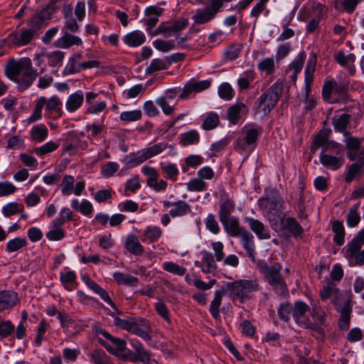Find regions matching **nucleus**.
Segmentation results:
<instances>
[{
    "label": "nucleus",
    "instance_id": "nucleus-1",
    "mask_svg": "<svg viewBox=\"0 0 364 364\" xmlns=\"http://www.w3.org/2000/svg\"><path fill=\"white\" fill-rule=\"evenodd\" d=\"M5 75L18 84V89L23 91L28 89L37 77V71L33 68L31 60L23 58L18 60H10L4 68Z\"/></svg>",
    "mask_w": 364,
    "mask_h": 364
},
{
    "label": "nucleus",
    "instance_id": "nucleus-2",
    "mask_svg": "<svg viewBox=\"0 0 364 364\" xmlns=\"http://www.w3.org/2000/svg\"><path fill=\"white\" fill-rule=\"evenodd\" d=\"M258 269L264 274L268 284L280 296H287L289 294L285 279L281 274L282 265L274 262L269 266L264 260H259L256 264Z\"/></svg>",
    "mask_w": 364,
    "mask_h": 364
},
{
    "label": "nucleus",
    "instance_id": "nucleus-3",
    "mask_svg": "<svg viewBox=\"0 0 364 364\" xmlns=\"http://www.w3.org/2000/svg\"><path fill=\"white\" fill-rule=\"evenodd\" d=\"M284 90L283 82L277 81L267 89L255 102L257 112L267 115L277 105Z\"/></svg>",
    "mask_w": 364,
    "mask_h": 364
},
{
    "label": "nucleus",
    "instance_id": "nucleus-4",
    "mask_svg": "<svg viewBox=\"0 0 364 364\" xmlns=\"http://www.w3.org/2000/svg\"><path fill=\"white\" fill-rule=\"evenodd\" d=\"M227 290L232 299H240L243 301L250 298V294L258 290V285L250 280H239L226 284Z\"/></svg>",
    "mask_w": 364,
    "mask_h": 364
},
{
    "label": "nucleus",
    "instance_id": "nucleus-5",
    "mask_svg": "<svg viewBox=\"0 0 364 364\" xmlns=\"http://www.w3.org/2000/svg\"><path fill=\"white\" fill-rule=\"evenodd\" d=\"M38 36L29 28H21L8 36V41L14 46L22 47L31 44Z\"/></svg>",
    "mask_w": 364,
    "mask_h": 364
},
{
    "label": "nucleus",
    "instance_id": "nucleus-6",
    "mask_svg": "<svg viewBox=\"0 0 364 364\" xmlns=\"http://www.w3.org/2000/svg\"><path fill=\"white\" fill-rule=\"evenodd\" d=\"M166 144L159 143L138 152L139 155L137 156H126V159L127 160L128 164L138 165L143 163L146 160L161 153L164 150L166 149Z\"/></svg>",
    "mask_w": 364,
    "mask_h": 364
},
{
    "label": "nucleus",
    "instance_id": "nucleus-7",
    "mask_svg": "<svg viewBox=\"0 0 364 364\" xmlns=\"http://www.w3.org/2000/svg\"><path fill=\"white\" fill-rule=\"evenodd\" d=\"M262 134L260 127H245L242 136L235 141L236 146L242 150L247 149L248 146H255L258 136Z\"/></svg>",
    "mask_w": 364,
    "mask_h": 364
},
{
    "label": "nucleus",
    "instance_id": "nucleus-8",
    "mask_svg": "<svg viewBox=\"0 0 364 364\" xmlns=\"http://www.w3.org/2000/svg\"><path fill=\"white\" fill-rule=\"evenodd\" d=\"M309 310V306L303 301H296L292 309V316L295 321L305 328L310 324L309 319L306 316V312Z\"/></svg>",
    "mask_w": 364,
    "mask_h": 364
},
{
    "label": "nucleus",
    "instance_id": "nucleus-9",
    "mask_svg": "<svg viewBox=\"0 0 364 364\" xmlns=\"http://www.w3.org/2000/svg\"><path fill=\"white\" fill-rule=\"evenodd\" d=\"M131 323L132 324H130L129 329V332L137 335L146 341L150 339L149 335L150 325L146 320L141 318H133Z\"/></svg>",
    "mask_w": 364,
    "mask_h": 364
},
{
    "label": "nucleus",
    "instance_id": "nucleus-10",
    "mask_svg": "<svg viewBox=\"0 0 364 364\" xmlns=\"http://www.w3.org/2000/svg\"><path fill=\"white\" fill-rule=\"evenodd\" d=\"M218 11L217 9L213 7L210 1V4L204 9L196 10L193 19L196 24H203L213 19Z\"/></svg>",
    "mask_w": 364,
    "mask_h": 364
},
{
    "label": "nucleus",
    "instance_id": "nucleus-11",
    "mask_svg": "<svg viewBox=\"0 0 364 364\" xmlns=\"http://www.w3.org/2000/svg\"><path fill=\"white\" fill-rule=\"evenodd\" d=\"M248 112V108L243 102H237L228 109V118L232 124H237L241 117Z\"/></svg>",
    "mask_w": 364,
    "mask_h": 364
},
{
    "label": "nucleus",
    "instance_id": "nucleus-12",
    "mask_svg": "<svg viewBox=\"0 0 364 364\" xmlns=\"http://www.w3.org/2000/svg\"><path fill=\"white\" fill-rule=\"evenodd\" d=\"M246 221L248 223L251 230L253 231L259 239L265 240L270 238L269 232L261 221L252 218H246Z\"/></svg>",
    "mask_w": 364,
    "mask_h": 364
},
{
    "label": "nucleus",
    "instance_id": "nucleus-13",
    "mask_svg": "<svg viewBox=\"0 0 364 364\" xmlns=\"http://www.w3.org/2000/svg\"><path fill=\"white\" fill-rule=\"evenodd\" d=\"M241 238L244 249L246 250L249 257L253 261H255V245L253 241V235L247 230L242 231L239 235Z\"/></svg>",
    "mask_w": 364,
    "mask_h": 364
},
{
    "label": "nucleus",
    "instance_id": "nucleus-14",
    "mask_svg": "<svg viewBox=\"0 0 364 364\" xmlns=\"http://www.w3.org/2000/svg\"><path fill=\"white\" fill-rule=\"evenodd\" d=\"M123 41L129 46L137 47L145 42L146 36L141 31H134L125 35Z\"/></svg>",
    "mask_w": 364,
    "mask_h": 364
},
{
    "label": "nucleus",
    "instance_id": "nucleus-15",
    "mask_svg": "<svg viewBox=\"0 0 364 364\" xmlns=\"http://www.w3.org/2000/svg\"><path fill=\"white\" fill-rule=\"evenodd\" d=\"M224 226L226 232L234 237H239V235L246 229L240 227L238 219L232 217L225 220L224 223H221Z\"/></svg>",
    "mask_w": 364,
    "mask_h": 364
},
{
    "label": "nucleus",
    "instance_id": "nucleus-16",
    "mask_svg": "<svg viewBox=\"0 0 364 364\" xmlns=\"http://www.w3.org/2000/svg\"><path fill=\"white\" fill-rule=\"evenodd\" d=\"M331 130L327 128L321 129L316 135L311 146V152L314 153L318 147H323L329 140Z\"/></svg>",
    "mask_w": 364,
    "mask_h": 364
},
{
    "label": "nucleus",
    "instance_id": "nucleus-17",
    "mask_svg": "<svg viewBox=\"0 0 364 364\" xmlns=\"http://www.w3.org/2000/svg\"><path fill=\"white\" fill-rule=\"evenodd\" d=\"M125 247L134 255H141L144 251L143 246L140 244L137 236L129 235L125 241Z\"/></svg>",
    "mask_w": 364,
    "mask_h": 364
},
{
    "label": "nucleus",
    "instance_id": "nucleus-18",
    "mask_svg": "<svg viewBox=\"0 0 364 364\" xmlns=\"http://www.w3.org/2000/svg\"><path fill=\"white\" fill-rule=\"evenodd\" d=\"M17 294L14 291H0V311L12 307L17 301Z\"/></svg>",
    "mask_w": 364,
    "mask_h": 364
},
{
    "label": "nucleus",
    "instance_id": "nucleus-19",
    "mask_svg": "<svg viewBox=\"0 0 364 364\" xmlns=\"http://www.w3.org/2000/svg\"><path fill=\"white\" fill-rule=\"evenodd\" d=\"M82 59L80 53H75L68 60V65L63 71V75H72L80 72L82 68L79 61Z\"/></svg>",
    "mask_w": 364,
    "mask_h": 364
},
{
    "label": "nucleus",
    "instance_id": "nucleus-20",
    "mask_svg": "<svg viewBox=\"0 0 364 364\" xmlns=\"http://www.w3.org/2000/svg\"><path fill=\"white\" fill-rule=\"evenodd\" d=\"M351 311L350 301H347L341 310V316L338 321V326L341 330L346 331L349 328Z\"/></svg>",
    "mask_w": 364,
    "mask_h": 364
},
{
    "label": "nucleus",
    "instance_id": "nucleus-21",
    "mask_svg": "<svg viewBox=\"0 0 364 364\" xmlns=\"http://www.w3.org/2000/svg\"><path fill=\"white\" fill-rule=\"evenodd\" d=\"M284 228L295 238L302 237L304 232V228L294 218H287L286 219Z\"/></svg>",
    "mask_w": 364,
    "mask_h": 364
},
{
    "label": "nucleus",
    "instance_id": "nucleus-22",
    "mask_svg": "<svg viewBox=\"0 0 364 364\" xmlns=\"http://www.w3.org/2000/svg\"><path fill=\"white\" fill-rule=\"evenodd\" d=\"M82 43V41L79 37L65 33L64 36L55 42V46L62 48H68L73 45L80 46Z\"/></svg>",
    "mask_w": 364,
    "mask_h": 364
},
{
    "label": "nucleus",
    "instance_id": "nucleus-23",
    "mask_svg": "<svg viewBox=\"0 0 364 364\" xmlns=\"http://www.w3.org/2000/svg\"><path fill=\"white\" fill-rule=\"evenodd\" d=\"M188 25L187 18H179L172 25L166 26L164 23L165 38L171 37L173 34L184 30Z\"/></svg>",
    "mask_w": 364,
    "mask_h": 364
},
{
    "label": "nucleus",
    "instance_id": "nucleus-24",
    "mask_svg": "<svg viewBox=\"0 0 364 364\" xmlns=\"http://www.w3.org/2000/svg\"><path fill=\"white\" fill-rule=\"evenodd\" d=\"M350 115L346 113L342 114L338 118L333 119L332 124L336 132L343 133L345 136L348 135L346 131L350 122Z\"/></svg>",
    "mask_w": 364,
    "mask_h": 364
},
{
    "label": "nucleus",
    "instance_id": "nucleus-25",
    "mask_svg": "<svg viewBox=\"0 0 364 364\" xmlns=\"http://www.w3.org/2000/svg\"><path fill=\"white\" fill-rule=\"evenodd\" d=\"M48 21V17H46L41 11L36 13L30 19L28 23L29 28L34 31L35 34L38 36V31L43 26L45 21Z\"/></svg>",
    "mask_w": 364,
    "mask_h": 364
},
{
    "label": "nucleus",
    "instance_id": "nucleus-26",
    "mask_svg": "<svg viewBox=\"0 0 364 364\" xmlns=\"http://www.w3.org/2000/svg\"><path fill=\"white\" fill-rule=\"evenodd\" d=\"M83 100L84 97L82 91L75 92L68 97L65 104L66 109L68 112H75L82 105Z\"/></svg>",
    "mask_w": 364,
    "mask_h": 364
},
{
    "label": "nucleus",
    "instance_id": "nucleus-27",
    "mask_svg": "<svg viewBox=\"0 0 364 364\" xmlns=\"http://www.w3.org/2000/svg\"><path fill=\"white\" fill-rule=\"evenodd\" d=\"M113 278L117 284H124L129 287H134L139 282L137 277L119 272L113 274Z\"/></svg>",
    "mask_w": 364,
    "mask_h": 364
},
{
    "label": "nucleus",
    "instance_id": "nucleus-28",
    "mask_svg": "<svg viewBox=\"0 0 364 364\" xmlns=\"http://www.w3.org/2000/svg\"><path fill=\"white\" fill-rule=\"evenodd\" d=\"M235 203L230 199H227L220 205L219 209V219L221 223H224L225 220L230 218V214L235 210Z\"/></svg>",
    "mask_w": 364,
    "mask_h": 364
},
{
    "label": "nucleus",
    "instance_id": "nucleus-29",
    "mask_svg": "<svg viewBox=\"0 0 364 364\" xmlns=\"http://www.w3.org/2000/svg\"><path fill=\"white\" fill-rule=\"evenodd\" d=\"M202 257V271L204 273H210L216 269V264L215 263L212 253L204 251L201 252Z\"/></svg>",
    "mask_w": 364,
    "mask_h": 364
},
{
    "label": "nucleus",
    "instance_id": "nucleus-30",
    "mask_svg": "<svg viewBox=\"0 0 364 364\" xmlns=\"http://www.w3.org/2000/svg\"><path fill=\"white\" fill-rule=\"evenodd\" d=\"M320 161L322 165L334 170L339 168L343 164L342 158H338L328 154H321Z\"/></svg>",
    "mask_w": 364,
    "mask_h": 364
},
{
    "label": "nucleus",
    "instance_id": "nucleus-31",
    "mask_svg": "<svg viewBox=\"0 0 364 364\" xmlns=\"http://www.w3.org/2000/svg\"><path fill=\"white\" fill-rule=\"evenodd\" d=\"M48 135V130L46 125L41 124L33 127L31 130V138L37 142L43 141Z\"/></svg>",
    "mask_w": 364,
    "mask_h": 364
},
{
    "label": "nucleus",
    "instance_id": "nucleus-32",
    "mask_svg": "<svg viewBox=\"0 0 364 364\" xmlns=\"http://www.w3.org/2000/svg\"><path fill=\"white\" fill-rule=\"evenodd\" d=\"M169 67V62L166 59L155 58L151 62L149 66L146 69V74L150 75L157 71H161L168 69Z\"/></svg>",
    "mask_w": 364,
    "mask_h": 364
},
{
    "label": "nucleus",
    "instance_id": "nucleus-33",
    "mask_svg": "<svg viewBox=\"0 0 364 364\" xmlns=\"http://www.w3.org/2000/svg\"><path fill=\"white\" fill-rule=\"evenodd\" d=\"M71 206L76 211L85 215H89L93 211L92 203L87 200H83L81 203H80L77 199H73L71 202Z\"/></svg>",
    "mask_w": 364,
    "mask_h": 364
},
{
    "label": "nucleus",
    "instance_id": "nucleus-34",
    "mask_svg": "<svg viewBox=\"0 0 364 364\" xmlns=\"http://www.w3.org/2000/svg\"><path fill=\"white\" fill-rule=\"evenodd\" d=\"M175 208L169 211V214L172 218L184 216L191 212L190 205L183 200L175 202Z\"/></svg>",
    "mask_w": 364,
    "mask_h": 364
},
{
    "label": "nucleus",
    "instance_id": "nucleus-35",
    "mask_svg": "<svg viewBox=\"0 0 364 364\" xmlns=\"http://www.w3.org/2000/svg\"><path fill=\"white\" fill-rule=\"evenodd\" d=\"M332 230L334 232L333 241L338 245H342L344 243L345 229L343 223L339 220L332 223Z\"/></svg>",
    "mask_w": 364,
    "mask_h": 364
},
{
    "label": "nucleus",
    "instance_id": "nucleus-36",
    "mask_svg": "<svg viewBox=\"0 0 364 364\" xmlns=\"http://www.w3.org/2000/svg\"><path fill=\"white\" fill-rule=\"evenodd\" d=\"M360 203L358 202L350 207L348 213L346 215L347 224L349 227L356 226L360 220L358 213Z\"/></svg>",
    "mask_w": 364,
    "mask_h": 364
},
{
    "label": "nucleus",
    "instance_id": "nucleus-37",
    "mask_svg": "<svg viewBox=\"0 0 364 364\" xmlns=\"http://www.w3.org/2000/svg\"><path fill=\"white\" fill-rule=\"evenodd\" d=\"M46 105V110L48 112L52 113V112H56L58 114V117H61L63 114L62 108H61V101L60 99L57 97H52L49 100L46 99V102L45 104Z\"/></svg>",
    "mask_w": 364,
    "mask_h": 364
},
{
    "label": "nucleus",
    "instance_id": "nucleus-38",
    "mask_svg": "<svg viewBox=\"0 0 364 364\" xmlns=\"http://www.w3.org/2000/svg\"><path fill=\"white\" fill-rule=\"evenodd\" d=\"M200 135L198 132L195 130H191L180 135V142L183 146H188L193 144L199 141Z\"/></svg>",
    "mask_w": 364,
    "mask_h": 364
},
{
    "label": "nucleus",
    "instance_id": "nucleus-39",
    "mask_svg": "<svg viewBox=\"0 0 364 364\" xmlns=\"http://www.w3.org/2000/svg\"><path fill=\"white\" fill-rule=\"evenodd\" d=\"M65 53L60 50H55L48 53L46 55L48 60V64L50 67L56 68L60 67L62 65V62L64 59Z\"/></svg>",
    "mask_w": 364,
    "mask_h": 364
},
{
    "label": "nucleus",
    "instance_id": "nucleus-40",
    "mask_svg": "<svg viewBox=\"0 0 364 364\" xmlns=\"http://www.w3.org/2000/svg\"><path fill=\"white\" fill-rule=\"evenodd\" d=\"M46 102V98L45 97H40L36 104L33 114L27 119L28 124L33 123L34 122L40 119L42 117L41 112L43 106Z\"/></svg>",
    "mask_w": 364,
    "mask_h": 364
},
{
    "label": "nucleus",
    "instance_id": "nucleus-41",
    "mask_svg": "<svg viewBox=\"0 0 364 364\" xmlns=\"http://www.w3.org/2000/svg\"><path fill=\"white\" fill-rule=\"evenodd\" d=\"M336 61L341 66L346 67L349 63L355 61V55L353 53L346 55L343 50H339L334 56Z\"/></svg>",
    "mask_w": 364,
    "mask_h": 364
},
{
    "label": "nucleus",
    "instance_id": "nucleus-42",
    "mask_svg": "<svg viewBox=\"0 0 364 364\" xmlns=\"http://www.w3.org/2000/svg\"><path fill=\"white\" fill-rule=\"evenodd\" d=\"M222 297L223 294L220 291H215L214 299L210 304V312L215 319H218L220 316L219 307L222 302Z\"/></svg>",
    "mask_w": 364,
    "mask_h": 364
},
{
    "label": "nucleus",
    "instance_id": "nucleus-43",
    "mask_svg": "<svg viewBox=\"0 0 364 364\" xmlns=\"http://www.w3.org/2000/svg\"><path fill=\"white\" fill-rule=\"evenodd\" d=\"M27 245L26 240L21 237H15L8 241L6 250L8 252H13L19 250Z\"/></svg>",
    "mask_w": 364,
    "mask_h": 364
},
{
    "label": "nucleus",
    "instance_id": "nucleus-44",
    "mask_svg": "<svg viewBox=\"0 0 364 364\" xmlns=\"http://www.w3.org/2000/svg\"><path fill=\"white\" fill-rule=\"evenodd\" d=\"M63 4L61 0H52L49 4L40 11L49 20L52 15L55 13Z\"/></svg>",
    "mask_w": 364,
    "mask_h": 364
},
{
    "label": "nucleus",
    "instance_id": "nucleus-45",
    "mask_svg": "<svg viewBox=\"0 0 364 364\" xmlns=\"http://www.w3.org/2000/svg\"><path fill=\"white\" fill-rule=\"evenodd\" d=\"M219 122V116L218 114L210 112L204 119L202 128L205 130H211L218 125Z\"/></svg>",
    "mask_w": 364,
    "mask_h": 364
},
{
    "label": "nucleus",
    "instance_id": "nucleus-46",
    "mask_svg": "<svg viewBox=\"0 0 364 364\" xmlns=\"http://www.w3.org/2000/svg\"><path fill=\"white\" fill-rule=\"evenodd\" d=\"M90 356L92 362L95 364H108L109 362V357L100 349L93 350Z\"/></svg>",
    "mask_w": 364,
    "mask_h": 364
},
{
    "label": "nucleus",
    "instance_id": "nucleus-47",
    "mask_svg": "<svg viewBox=\"0 0 364 364\" xmlns=\"http://www.w3.org/2000/svg\"><path fill=\"white\" fill-rule=\"evenodd\" d=\"M153 46L158 50L164 53L168 52L176 47L175 41L173 40L164 41L161 39H157L153 42Z\"/></svg>",
    "mask_w": 364,
    "mask_h": 364
},
{
    "label": "nucleus",
    "instance_id": "nucleus-48",
    "mask_svg": "<svg viewBox=\"0 0 364 364\" xmlns=\"http://www.w3.org/2000/svg\"><path fill=\"white\" fill-rule=\"evenodd\" d=\"M74 177L70 175H65L62 181V193L63 196H68L72 193L74 188Z\"/></svg>",
    "mask_w": 364,
    "mask_h": 364
},
{
    "label": "nucleus",
    "instance_id": "nucleus-49",
    "mask_svg": "<svg viewBox=\"0 0 364 364\" xmlns=\"http://www.w3.org/2000/svg\"><path fill=\"white\" fill-rule=\"evenodd\" d=\"M142 117V113L140 109L123 112L120 114L122 121L130 122L140 120Z\"/></svg>",
    "mask_w": 364,
    "mask_h": 364
},
{
    "label": "nucleus",
    "instance_id": "nucleus-50",
    "mask_svg": "<svg viewBox=\"0 0 364 364\" xmlns=\"http://www.w3.org/2000/svg\"><path fill=\"white\" fill-rule=\"evenodd\" d=\"M164 270L173 273L178 276H183L186 272V269L183 267L179 266L173 262H167L163 264Z\"/></svg>",
    "mask_w": 364,
    "mask_h": 364
},
{
    "label": "nucleus",
    "instance_id": "nucleus-51",
    "mask_svg": "<svg viewBox=\"0 0 364 364\" xmlns=\"http://www.w3.org/2000/svg\"><path fill=\"white\" fill-rule=\"evenodd\" d=\"M59 147V144L55 143L53 141H49L46 143L41 146L36 147L34 149V152L38 156H43L46 154H48L50 152H52L55 150H56Z\"/></svg>",
    "mask_w": 364,
    "mask_h": 364
},
{
    "label": "nucleus",
    "instance_id": "nucleus-52",
    "mask_svg": "<svg viewBox=\"0 0 364 364\" xmlns=\"http://www.w3.org/2000/svg\"><path fill=\"white\" fill-rule=\"evenodd\" d=\"M73 213L68 208H64L61 210L60 218L53 222L54 226L61 227L65 221L71 220Z\"/></svg>",
    "mask_w": 364,
    "mask_h": 364
},
{
    "label": "nucleus",
    "instance_id": "nucleus-53",
    "mask_svg": "<svg viewBox=\"0 0 364 364\" xmlns=\"http://www.w3.org/2000/svg\"><path fill=\"white\" fill-rule=\"evenodd\" d=\"M363 245V244L356 237H354L348 245V249L346 252L347 256L350 259L353 258L358 251L361 248Z\"/></svg>",
    "mask_w": 364,
    "mask_h": 364
},
{
    "label": "nucleus",
    "instance_id": "nucleus-54",
    "mask_svg": "<svg viewBox=\"0 0 364 364\" xmlns=\"http://www.w3.org/2000/svg\"><path fill=\"white\" fill-rule=\"evenodd\" d=\"M220 97L224 100H231L234 95V90L228 83H223L218 89Z\"/></svg>",
    "mask_w": 364,
    "mask_h": 364
},
{
    "label": "nucleus",
    "instance_id": "nucleus-55",
    "mask_svg": "<svg viewBox=\"0 0 364 364\" xmlns=\"http://www.w3.org/2000/svg\"><path fill=\"white\" fill-rule=\"evenodd\" d=\"M292 309H293L290 304H282L278 309V316L279 318L286 322L289 321V316L291 312H292Z\"/></svg>",
    "mask_w": 364,
    "mask_h": 364
},
{
    "label": "nucleus",
    "instance_id": "nucleus-56",
    "mask_svg": "<svg viewBox=\"0 0 364 364\" xmlns=\"http://www.w3.org/2000/svg\"><path fill=\"white\" fill-rule=\"evenodd\" d=\"M364 172L358 168L355 164H351L347 171L345 181L347 183H350L356 177L361 176Z\"/></svg>",
    "mask_w": 364,
    "mask_h": 364
},
{
    "label": "nucleus",
    "instance_id": "nucleus-57",
    "mask_svg": "<svg viewBox=\"0 0 364 364\" xmlns=\"http://www.w3.org/2000/svg\"><path fill=\"white\" fill-rule=\"evenodd\" d=\"M205 187V182L199 178L192 179L187 183V188L190 191H202Z\"/></svg>",
    "mask_w": 364,
    "mask_h": 364
},
{
    "label": "nucleus",
    "instance_id": "nucleus-58",
    "mask_svg": "<svg viewBox=\"0 0 364 364\" xmlns=\"http://www.w3.org/2000/svg\"><path fill=\"white\" fill-rule=\"evenodd\" d=\"M260 70L264 71L267 75H270L274 70V61L272 58L264 59L258 65Z\"/></svg>",
    "mask_w": 364,
    "mask_h": 364
},
{
    "label": "nucleus",
    "instance_id": "nucleus-59",
    "mask_svg": "<svg viewBox=\"0 0 364 364\" xmlns=\"http://www.w3.org/2000/svg\"><path fill=\"white\" fill-rule=\"evenodd\" d=\"M119 168V165L112 161H109L102 166V173L106 177L112 176Z\"/></svg>",
    "mask_w": 364,
    "mask_h": 364
},
{
    "label": "nucleus",
    "instance_id": "nucleus-60",
    "mask_svg": "<svg viewBox=\"0 0 364 364\" xmlns=\"http://www.w3.org/2000/svg\"><path fill=\"white\" fill-rule=\"evenodd\" d=\"M155 310L161 317L168 322H170L169 311L164 301L159 300L156 302L155 304Z\"/></svg>",
    "mask_w": 364,
    "mask_h": 364
},
{
    "label": "nucleus",
    "instance_id": "nucleus-61",
    "mask_svg": "<svg viewBox=\"0 0 364 364\" xmlns=\"http://www.w3.org/2000/svg\"><path fill=\"white\" fill-rule=\"evenodd\" d=\"M157 178L158 177L149 178L147 179L148 186L154 188L156 191L165 190L167 187V183L163 180L159 182Z\"/></svg>",
    "mask_w": 364,
    "mask_h": 364
},
{
    "label": "nucleus",
    "instance_id": "nucleus-62",
    "mask_svg": "<svg viewBox=\"0 0 364 364\" xmlns=\"http://www.w3.org/2000/svg\"><path fill=\"white\" fill-rule=\"evenodd\" d=\"M14 326L10 321L0 322V336L2 338L8 337L14 331Z\"/></svg>",
    "mask_w": 364,
    "mask_h": 364
},
{
    "label": "nucleus",
    "instance_id": "nucleus-63",
    "mask_svg": "<svg viewBox=\"0 0 364 364\" xmlns=\"http://www.w3.org/2000/svg\"><path fill=\"white\" fill-rule=\"evenodd\" d=\"M162 170L167 178L173 181L176 180V177L178 174V170L175 164H170L166 166H163Z\"/></svg>",
    "mask_w": 364,
    "mask_h": 364
},
{
    "label": "nucleus",
    "instance_id": "nucleus-64",
    "mask_svg": "<svg viewBox=\"0 0 364 364\" xmlns=\"http://www.w3.org/2000/svg\"><path fill=\"white\" fill-rule=\"evenodd\" d=\"M206 228L213 234H218L220 231V228L215 216L213 214H209L205 221Z\"/></svg>",
    "mask_w": 364,
    "mask_h": 364
}]
</instances>
